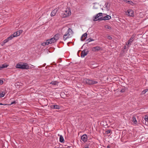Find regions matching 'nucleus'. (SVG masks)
I'll return each mask as SVG.
<instances>
[{
	"label": "nucleus",
	"mask_w": 148,
	"mask_h": 148,
	"mask_svg": "<svg viewBox=\"0 0 148 148\" xmlns=\"http://www.w3.org/2000/svg\"><path fill=\"white\" fill-rule=\"evenodd\" d=\"M73 32L71 28H69L63 36V39L64 41L67 39L71 38L73 35Z\"/></svg>",
	"instance_id": "nucleus-1"
},
{
	"label": "nucleus",
	"mask_w": 148,
	"mask_h": 148,
	"mask_svg": "<svg viewBox=\"0 0 148 148\" xmlns=\"http://www.w3.org/2000/svg\"><path fill=\"white\" fill-rule=\"evenodd\" d=\"M60 37V34H55L54 36L51 39L47 40V43L49 44L54 43L56 42L59 39Z\"/></svg>",
	"instance_id": "nucleus-2"
},
{
	"label": "nucleus",
	"mask_w": 148,
	"mask_h": 148,
	"mask_svg": "<svg viewBox=\"0 0 148 148\" xmlns=\"http://www.w3.org/2000/svg\"><path fill=\"white\" fill-rule=\"evenodd\" d=\"M71 10L69 8H67L62 12V16L63 18H65L71 15Z\"/></svg>",
	"instance_id": "nucleus-3"
},
{
	"label": "nucleus",
	"mask_w": 148,
	"mask_h": 148,
	"mask_svg": "<svg viewBox=\"0 0 148 148\" xmlns=\"http://www.w3.org/2000/svg\"><path fill=\"white\" fill-rule=\"evenodd\" d=\"M83 83L89 85H91L96 84L97 83V82L91 79H88L86 78L83 79L82 81Z\"/></svg>",
	"instance_id": "nucleus-4"
},
{
	"label": "nucleus",
	"mask_w": 148,
	"mask_h": 148,
	"mask_svg": "<svg viewBox=\"0 0 148 148\" xmlns=\"http://www.w3.org/2000/svg\"><path fill=\"white\" fill-rule=\"evenodd\" d=\"M102 13H99L97 14L93 17V20L94 21H96L98 20H99V18L101 17H103L102 15Z\"/></svg>",
	"instance_id": "nucleus-5"
},
{
	"label": "nucleus",
	"mask_w": 148,
	"mask_h": 148,
	"mask_svg": "<svg viewBox=\"0 0 148 148\" xmlns=\"http://www.w3.org/2000/svg\"><path fill=\"white\" fill-rule=\"evenodd\" d=\"M125 13L127 15L130 16H134V11L132 9L128 10Z\"/></svg>",
	"instance_id": "nucleus-6"
},
{
	"label": "nucleus",
	"mask_w": 148,
	"mask_h": 148,
	"mask_svg": "<svg viewBox=\"0 0 148 148\" xmlns=\"http://www.w3.org/2000/svg\"><path fill=\"white\" fill-rule=\"evenodd\" d=\"M111 17L110 16L107 15L106 16H104V17H101L100 18H99V20H108L110 19L111 18Z\"/></svg>",
	"instance_id": "nucleus-7"
},
{
	"label": "nucleus",
	"mask_w": 148,
	"mask_h": 148,
	"mask_svg": "<svg viewBox=\"0 0 148 148\" xmlns=\"http://www.w3.org/2000/svg\"><path fill=\"white\" fill-rule=\"evenodd\" d=\"M22 69H27L30 68V66L27 63H22Z\"/></svg>",
	"instance_id": "nucleus-8"
},
{
	"label": "nucleus",
	"mask_w": 148,
	"mask_h": 148,
	"mask_svg": "<svg viewBox=\"0 0 148 148\" xmlns=\"http://www.w3.org/2000/svg\"><path fill=\"white\" fill-rule=\"evenodd\" d=\"M23 32V30H20L17 31L15 32H14L13 34L15 36V37H17L19 36L21 33H22Z\"/></svg>",
	"instance_id": "nucleus-9"
},
{
	"label": "nucleus",
	"mask_w": 148,
	"mask_h": 148,
	"mask_svg": "<svg viewBox=\"0 0 148 148\" xmlns=\"http://www.w3.org/2000/svg\"><path fill=\"white\" fill-rule=\"evenodd\" d=\"M50 107L52 109H60V107L58 105L54 104L51 105Z\"/></svg>",
	"instance_id": "nucleus-10"
},
{
	"label": "nucleus",
	"mask_w": 148,
	"mask_h": 148,
	"mask_svg": "<svg viewBox=\"0 0 148 148\" xmlns=\"http://www.w3.org/2000/svg\"><path fill=\"white\" fill-rule=\"evenodd\" d=\"M87 136L86 134H84L82 136V139L83 142L85 143L87 140Z\"/></svg>",
	"instance_id": "nucleus-11"
},
{
	"label": "nucleus",
	"mask_w": 148,
	"mask_h": 148,
	"mask_svg": "<svg viewBox=\"0 0 148 148\" xmlns=\"http://www.w3.org/2000/svg\"><path fill=\"white\" fill-rule=\"evenodd\" d=\"M88 53V52L85 50H83L81 53V56L82 58L84 57Z\"/></svg>",
	"instance_id": "nucleus-12"
},
{
	"label": "nucleus",
	"mask_w": 148,
	"mask_h": 148,
	"mask_svg": "<svg viewBox=\"0 0 148 148\" xmlns=\"http://www.w3.org/2000/svg\"><path fill=\"white\" fill-rule=\"evenodd\" d=\"M87 35L86 33H85L83 34L81 37V40L82 41H84L87 38Z\"/></svg>",
	"instance_id": "nucleus-13"
},
{
	"label": "nucleus",
	"mask_w": 148,
	"mask_h": 148,
	"mask_svg": "<svg viewBox=\"0 0 148 148\" xmlns=\"http://www.w3.org/2000/svg\"><path fill=\"white\" fill-rule=\"evenodd\" d=\"M57 9H55L53 10L51 13V16H54L56 13L57 12Z\"/></svg>",
	"instance_id": "nucleus-14"
},
{
	"label": "nucleus",
	"mask_w": 148,
	"mask_h": 148,
	"mask_svg": "<svg viewBox=\"0 0 148 148\" xmlns=\"http://www.w3.org/2000/svg\"><path fill=\"white\" fill-rule=\"evenodd\" d=\"M22 63H19L16 64V67L18 69H21L22 68Z\"/></svg>",
	"instance_id": "nucleus-15"
},
{
	"label": "nucleus",
	"mask_w": 148,
	"mask_h": 148,
	"mask_svg": "<svg viewBox=\"0 0 148 148\" xmlns=\"http://www.w3.org/2000/svg\"><path fill=\"white\" fill-rule=\"evenodd\" d=\"M135 35H133L132 37L130 38V39L128 40V41H129V42H130L131 43H132V42L134 38V37H135Z\"/></svg>",
	"instance_id": "nucleus-16"
},
{
	"label": "nucleus",
	"mask_w": 148,
	"mask_h": 148,
	"mask_svg": "<svg viewBox=\"0 0 148 148\" xmlns=\"http://www.w3.org/2000/svg\"><path fill=\"white\" fill-rule=\"evenodd\" d=\"M15 36L13 34L11 35L9 37H8L7 38L8 39L9 41L11 40H12L13 38Z\"/></svg>",
	"instance_id": "nucleus-17"
},
{
	"label": "nucleus",
	"mask_w": 148,
	"mask_h": 148,
	"mask_svg": "<svg viewBox=\"0 0 148 148\" xmlns=\"http://www.w3.org/2000/svg\"><path fill=\"white\" fill-rule=\"evenodd\" d=\"M105 28L107 29V30L108 29H111L112 28L109 25H106L104 26Z\"/></svg>",
	"instance_id": "nucleus-18"
},
{
	"label": "nucleus",
	"mask_w": 148,
	"mask_h": 148,
	"mask_svg": "<svg viewBox=\"0 0 148 148\" xmlns=\"http://www.w3.org/2000/svg\"><path fill=\"white\" fill-rule=\"evenodd\" d=\"M50 84L53 85H56L58 84V82L56 81H53L51 82Z\"/></svg>",
	"instance_id": "nucleus-19"
},
{
	"label": "nucleus",
	"mask_w": 148,
	"mask_h": 148,
	"mask_svg": "<svg viewBox=\"0 0 148 148\" xmlns=\"http://www.w3.org/2000/svg\"><path fill=\"white\" fill-rule=\"evenodd\" d=\"M144 119L145 120V122H147V123H148V116L147 115L145 116Z\"/></svg>",
	"instance_id": "nucleus-20"
},
{
	"label": "nucleus",
	"mask_w": 148,
	"mask_h": 148,
	"mask_svg": "<svg viewBox=\"0 0 148 148\" xmlns=\"http://www.w3.org/2000/svg\"><path fill=\"white\" fill-rule=\"evenodd\" d=\"M64 141L63 137L62 136H60V141L61 142H63Z\"/></svg>",
	"instance_id": "nucleus-21"
},
{
	"label": "nucleus",
	"mask_w": 148,
	"mask_h": 148,
	"mask_svg": "<svg viewBox=\"0 0 148 148\" xmlns=\"http://www.w3.org/2000/svg\"><path fill=\"white\" fill-rule=\"evenodd\" d=\"M148 91V89H146L142 92L141 94L142 95H144Z\"/></svg>",
	"instance_id": "nucleus-22"
},
{
	"label": "nucleus",
	"mask_w": 148,
	"mask_h": 148,
	"mask_svg": "<svg viewBox=\"0 0 148 148\" xmlns=\"http://www.w3.org/2000/svg\"><path fill=\"white\" fill-rule=\"evenodd\" d=\"M47 42V40H46V41L42 44V45L43 46H45L46 45H48L49 44L47 43V42Z\"/></svg>",
	"instance_id": "nucleus-23"
},
{
	"label": "nucleus",
	"mask_w": 148,
	"mask_h": 148,
	"mask_svg": "<svg viewBox=\"0 0 148 148\" xmlns=\"http://www.w3.org/2000/svg\"><path fill=\"white\" fill-rule=\"evenodd\" d=\"M1 65L2 66V67H3V68L8 67V64H7L6 63H5Z\"/></svg>",
	"instance_id": "nucleus-24"
},
{
	"label": "nucleus",
	"mask_w": 148,
	"mask_h": 148,
	"mask_svg": "<svg viewBox=\"0 0 148 148\" xmlns=\"http://www.w3.org/2000/svg\"><path fill=\"white\" fill-rule=\"evenodd\" d=\"M132 121L134 123L136 124L137 122V121L136 120V118L135 117H133L132 118Z\"/></svg>",
	"instance_id": "nucleus-25"
},
{
	"label": "nucleus",
	"mask_w": 148,
	"mask_h": 148,
	"mask_svg": "<svg viewBox=\"0 0 148 148\" xmlns=\"http://www.w3.org/2000/svg\"><path fill=\"white\" fill-rule=\"evenodd\" d=\"M94 48L95 49V51H97L99 50L100 49V48L99 46H97L95 47H94Z\"/></svg>",
	"instance_id": "nucleus-26"
},
{
	"label": "nucleus",
	"mask_w": 148,
	"mask_h": 148,
	"mask_svg": "<svg viewBox=\"0 0 148 148\" xmlns=\"http://www.w3.org/2000/svg\"><path fill=\"white\" fill-rule=\"evenodd\" d=\"M5 93H4L3 92H2L0 94V97H3L5 95Z\"/></svg>",
	"instance_id": "nucleus-27"
},
{
	"label": "nucleus",
	"mask_w": 148,
	"mask_h": 148,
	"mask_svg": "<svg viewBox=\"0 0 148 148\" xmlns=\"http://www.w3.org/2000/svg\"><path fill=\"white\" fill-rule=\"evenodd\" d=\"M88 40L89 42H90L92 41H94V40L92 38H89L88 39Z\"/></svg>",
	"instance_id": "nucleus-28"
},
{
	"label": "nucleus",
	"mask_w": 148,
	"mask_h": 148,
	"mask_svg": "<svg viewBox=\"0 0 148 148\" xmlns=\"http://www.w3.org/2000/svg\"><path fill=\"white\" fill-rule=\"evenodd\" d=\"M111 131V130H109L106 131V132L107 134H110V133Z\"/></svg>",
	"instance_id": "nucleus-29"
},
{
	"label": "nucleus",
	"mask_w": 148,
	"mask_h": 148,
	"mask_svg": "<svg viewBox=\"0 0 148 148\" xmlns=\"http://www.w3.org/2000/svg\"><path fill=\"white\" fill-rule=\"evenodd\" d=\"M8 41H9V40H8V38H7L5 39L3 41V42H4V43L5 44L7 42H8Z\"/></svg>",
	"instance_id": "nucleus-30"
},
{
	"label": "nucleus",
	"mask_w": 148,
	"mask_h": 148,
	"mask_svg": "<svg viewBox=\"0 0 148 148\" xmlns=\"http://www.w3.org/2000/svg\"><path fill=\"white\" fill-rule=\"evenodd\" d=\"M131 43L128 41V42L127 43L126 45L128 47H129L130 45H131Z\"/></svg>",
	"instance_id": "nucleus-31"
},
{
	"label": "nucleus",
	"mask_w": 148,
	"mask_h": 148,
	"mask_svg": "<svg viewBox=\"0 0 148 148\" xmlns=\"http://www.w3.org/2000/svg\"><path fill=\"white\" fill-rule=\"evenodd\" d=\"M107 38L108 39L111 40L112 39V37L110 36H108L107 37Z\"/></svg>",
	"instance_id": "nucleus-32"
},
{
	"label": "nucleus",
	"mask_w": 148,
	"mask_h": 148,
	"mask_svg": "<svg viewBox=\"0 0 148 148\" xmlns=\"http://www.w3.org/2000/svg\"><path fill=\"white\" fill-rule=\"evenodd\" d=\"M3 83V81L2 80H0V85H2Z\"/></svg>",
	"instance_id": "nucleus-33"
},
{
	"label": "nucleus",
	"mask_w": 148,
	"mask_h": 148,
	"mask_svg": "<svg viewBox=\"0 0 148 148\" xmlns=\"http://www.w3.org/2000/svg\"><path fill=\"white\" fill-rule=\"evenodd\" d=\"M129 4L131 5H133V4H134V3L132 1H130V2L129 3Z\"/></svg>",
	"instance_id": "nucleus-34"
},
{
	"label": "nucleus",
	"mask_w": 148,
	"mask_h": 148,
	"mask_svg": "<svg viewBox=\"0 0 148 148\" xmlns=\"http://www.w3.org/2000/svg\"><path fill=\"white\" fill-rule=\"evenodd\" d=\"M16 103V102L15 101H13L10 104V105H12L13 104H14V103Z\"/></svg>",
	"instance_id": "nucleus-35"
},
{
	"label": "nucleus",
	"mask_w": 148,
	"mask_h": 148,
	"mask_svg": "<svg viewBox=\"0 0 148 148\" xmlns=\"http://www.w3.org/2000/svg\"><path fill=\"white\" fill-rule=\"evenodd\" d=\"M3 67H2V66L1 65L0 66V70H1L3 69Z\"/></svg>",
	"instance_id": "nucleus-36"
},
{
	"label": "nucleus",
	"mask_w": 148,
	"mask_h": 148,
	"mask_svg": "<svg viewBox=\"0 0 148 148\" xmlns=\"http://www.w3.org/2000/svg\"><path fill=\"white\" fill-rule=\"evenodd\" d=\"M5 44L4 42H3L1 43V46H3Z\"/></svg>",
	"instance_id": "nucleus-37"
},
{
	"label": "nucleus",
	"mask_w": 148,
	"mask_h": 148,
	"mask_svg": "<svg viewBox=\"0 0 148 148\" xmlns=\"http://www.w3.org/2000/svg\"><path fill=\"white\" fill-rule=\"evenodd\" d=\"M130 0L129 1V0H128V1H125L127 3H129L130 2Z\"/></svg>",
	"instance_id": "nucleus-38"
},
{
	"label": "nucleus",
	"mask_w": 148,
	"mask_h": 148,
	"mask_svg": "<svg viewBox=\"0 0 148 148\" xmlns=\"http://www.w3.org/2000/svg\"><path fill=\"white\" fill-rule=\"evenodd\" d=\"M107 148H110V145H108L107 146Z\"/></svg>",
	"instance_id": "nucleus-39"
},
{
	"label": "nucleus",
	"mask_w": 148,
	"mask_h": 148,
	"mask_svg": "<svg viewBox=\"0 0 148 148\" xmlns=\"http://www.w3.org/2000/svg\"><path fill=\"white\" fill-rule=\"evenodd\" d=\"M84 148H89L88 146L86 147H85Z\"/></svg>",
	"instance_id": "nucleus-40"
},
{
	"label": "nucleus",
	"mask_w": 148,
	"mask_h": 148,
	"mask_svg": "<svg viewBox=\"0 0 148 148\" xmlns=\"http://www.w3.org/2000/svg\"><path fill=\"white\" fill-rule=\"evenodd\" d=\"M0 105H3V104L2 103H0Z\"/></svg>",
	"instance_id": "nucleus-41"
},
{
	"label": "nucleus",
	"mask_w": 148,
	"mask_h": 148,
	"mask_svg": "<svg viewBox=\"0 0 148 148\" xmlns=\"http://www.w3.org/2000/svg\"><path fill=\"white\" fill-rule=\"evenodd\" d=\"M32 66H33V67H32L33 68H34V66L32 65Z\"/></svg>",
	"instance_id": "nucleus-42"
},
{
	"label": "nucleus",
	"mask_w": 148,
	"mask_h": 148,
	"mask_svg": "<svg viewBox=\"0 0 148 148\" xmlns=\"http://www.w3.org/2000/svg\"><path fill=\"white\" fill-rule=\"evenodd\" d=\"M126 47V46H124V47H125H125Z\"/></svg>",
	"instance_id": "nucleus-43"
}]
</instances>
